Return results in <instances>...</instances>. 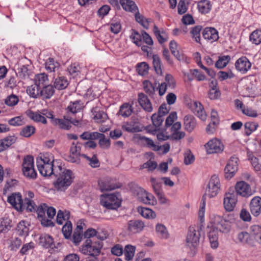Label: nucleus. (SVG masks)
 I'll return each mask as SVG.
<instances>
[{"label":"nucleus","instance_id":"nucleus-7","mask_svg":"<svg viewBox=\"0 0 261 261\" xmlns=\"http://www.w3.org/2000/svg\"><path fill=\"white\" fill-rule=\"evenodd\" d=\"M220 187L221 185L218 176L216 175L212 176L203 195H205V197L208 196L210 198L214 197L220 191Z\"/></svg>","mask_w":261,"mask_h":261},{"label":"nucleus","instance_id":"nucleus-11","mask_svg":"<svg viewBox=\"0 0 261 261\" xmlns=\"http://www.w3.org/2000/svg\"><path fill=\"white\" fill-rule=\"evenodd\" d=\"M213 228L219 231L220 232L227 233L229 231L230 229V225L226 220V218L224 219L219 216H216L214 217V225L212 226Z\"/></svg>","mask_w":261,"mask_h":261},{"label":"nucleus","instance_id":"nucleus-63","mask_svg":"<svg viewBox=\"0 0 261 261\" xmlns=\"http://www.w3.org/2000/svg\"><path fill=\"white\" fill-rule=\"evenodd\" d=\"M238 240L243 244L250 243V234L247 232H241L238 234Z\"/></svg>","mask_w":261,"mask_h":261},{"label":"nucleus","instance_id":"nucleus-15","mask_svg":"<svg viewBox=\"0 0 261 261\" xmlns=\"http://www.w3.org/2000/svg\"><path fill=\"white\" fill-rule=\"evenodd\" d=\"M235 190L237 195H239L242 197H249L252 194L250 185L244 181L237 182Z\"/></svg>","mask_w":261,"mask_h":261},{"label":"nucleus","instance_id":"nucleus-55","mask_svg":"<svg viewBox=\"0 0 261 261\" xmlns=\"http://www.w3.org/2000/svg\"><path fill=\"white\" fill-rule=\"evenodd\" d=\"M149 69V65L146 62L138 63L137 65V70L139 74L144 76L148 73Z\"/></svg>","mask_w":261,"mask_h":261},{"label":"nucleus","instance_id":"nucleus-6","mask_svg":"<svg viewBox=\"0 0 261 261\" xmlns=\"http://www.w3.org/2000/svg\"><path fill=\"white\" fill-rule=\"evenodd\" d=\"M23 175L29 179L34 180L37 178V174L34 168V158L28 155L24 156L22 164Z\"/></svg>","mask_w":261,"mask_h":261},{"label":"nucleus","instance_id":"nucleus-14","mask_svg":"<svg viewBox=\"0 0 261 261\" xmlns=\"http://www.w3.org/2000/svg\"><path fill=\"white\" fill-rule=\"evenodd\" d=\"M208 154L217 153L223 150L224 146L221 142L217 139L210 140L205 145Z\"/></svg>","mask_w":261,"mask_h":261},{"label":"nucleus","instance_id":"nucleus-30","mask_svg":"<svg viewBox=\"0 0 261 261\" xmlns=\"http://www.w3.org/2000/svg\"><path fill=\"white\" fill-rule=\"evenodd\" d=\"M207 235L211 247L214 249L217 248L219 246L218 231L215 228H212Z\"/></svg>","mask_w":261,"mask_h":261},{"label":"nucleus","instance_id":"nucleus-58","mask_svg":"<svg viewBox=\"0 0 261 261\" xmlns=\"http://www.w3.org/2000/svg\"><path fill=\"white\" fill-rule=\"evenodd\" d=\"M258 125L255 122H246L244 125L245 133L247 136H249L253 132L255 131Z\"/></svg>","mask_w":261,"mask_h":261},{"label":"nucleus","instance_id":"nucleus-61","mask_svg":"<svg viewBox=\"0 0 261 261\" xmlns=\"http://www.w3.org/2000/svg\"><path fill=\"white\" fill-rule=\"evenodd\" d=\"M202 27L200 25H197L193 28L191 30L190 33L192 34V37L195 39V41L200 43V32L201 30Z\"/></svg>","mask_w":261,"mask_h":261},{"label":"nucleus","instance_id":"nucleus-8","mask_svg":"<svg viewBox=\"0 0 261 261\" xmlns=\"http://www.w3.org/2000/svg\"><path fill=\"white\" fill-rule=\"evenodd\" d=\"M238 198L236 192L232 190H229L226 192L223 199V205L225 210L227 212H231L234 208Z\"/></svg>","mask_w":261,"mask_h":261},{"label":"nucleus","instance_id":"nucleus-16","mask_svg":"<svg viewBox=\"0 0 261 261\" xmlns=\"http://www.w3.org/2000/svg\"><path fill=\"white\" fill-rule=\"evenodd\" d=\"M84 103L81 100L71 101L66 109V114L73 117H77L76 114L79 113L84 108Z\"/></svg>","mask_w":261,"mask_h":261},{"label":"nucleus","instance_id":"nucleus-44","mask_svg":"<svg viewBox=\"0 0 261 261\" xmlns=\"http://www.w3.org/2000/svg\"><path fill=\"white\" fill-rule=\"evenodd\" d=\"M249 40L252 44L259 45L261 43V29H256L249 36Z\"/></svg>","mask_w":261,"mask_h":261},{"label":"nucleus","instance_id":"nucleus-39","mask_svg":"<svg viewBox=\"0 0 261 261\" xmlns=\"http://www.w3.org/2000/svg\"><path fill=\"white\" fill-rule=\"evenodd\" d=\"M34 82V84L42 88L48 83V76L44 73L38 74L35 77Z\"/></svg>","mask_w":261,"mask_h":261},{"label":"nucleus","instance_id":"nucleus-29","mask_svg":"<svg viewBox=\"0 0 261 261\" xmlns=\"http://www.w3.org/2000/svg\"><path fill=\"white\" fill-rule=\"evenodd\" d=\"M120 3L123 9L130 12H138V9L135 3L131 0H120Z\"/></svg>","mask_w":261,"mask_h":261},{"label":"nucleus","instance_id":"nucleus-34","mask_svg":"<svg viewBox=\"0 0 261 261\" xmlns=\"http://www.w3.org/2000/svg\"><path fill=\"white\" fill-rule=\"evenodd\" d=\"M70 216L69 211L67 210H59L57 216V223L59 225H62L64 221H68Z\"/></svg>","mask_w":261,"mask_h":261},{"label":"nucleus","instance_id":"nucleus-37","mask_svg":"<svg viewBox=\"0 0 261 261\" xmlns=\"http://www.w3.org/2000/svg\"><path fill=\"white\" fill-rule=\"evenodd\" d=\"M151 120L154 127L152 131L156 132L160 130V127L164 120V118L158 114H153L151 116Z\"/></svg>","mask_w":261,"mask_h":261},{"label":"nucleus","instance_id":"nucleus-12","mask_svg":"<svg viewBox=\"0 0 261 261\" xmlns=\"http://www.w3.org/2000/svg\"><path fill=\"white\" fill-rule=\"evenodd\" d=\"M101 204L109 209H116L119 207L120 202L114 194H107L101 200Z\"/></svg>","mask_w":261,"mask_h":261},{"label":"nucleus","instance_id":"nucleus-5","mask_svg":"<svg viewBox=\"0 0 261 261\" xmlns=\"http://www.w3.org/2000/svg\"><path fill=\"white\" fill-rule=\"evenodd\" d=\"M102 247V243L101 241L93 242L91 240L87 239L85 244L83 245L80 248V250L84 254L97 256L100 254Z\"/></svg>","mask_w":261,"mask_h":261},{"label":"nucleus","instance_id":"nucleus-32","mask_svg":"<svg viewBox=\"0 0 261 261\" xmlns=\"http://www.w3.org/2000/svg\"><path fill=\"white\" fill-rule=\"evenodd\" d=\"M133 112L132 105L128 103H124L120 107L118 114L123 117L126 118L130 116Z\"/></svg>","mask_w":261,"mask_h":261},{"label":"nucleus","instance_id":"nucleus-56","mask_svg":"<svg viewBox=\"0 0 261 261\" xmlns=\"http://www.w3.org/2000/svg\"><path fill=\"white\" fill-rule=\"evenodd\" d=\"M81 155L89 162V164L91 167L97 168L100 166L99 162L96 155L93 154L91 158L89 157L85 154H82Z\"/></svg>","mask_w":261,"mask_h":261},{"label":"nucleus","instance_id":"nucleus-45","mask_svg":"<svg viewBox=\"0 0 261 261\" xmlns=\"http://www.w3.org/2000/svg\"><path fill=\"white\" fill-rule=\"evenodd\" d=\"M152 58L153 67L155 72L159 75H162V65L160 58L157 55H153Z\"/></svg>","mask_w":261,"mask_h":261},{"label":"nucleus","instance_id":"nucleus-9","mask_svg":"<svg viewBox=\"0 0 261 261\" xmlns=\"http://www.w3.org/2000/svg\"><path fill=\"white\" fill-rule=\"evenodd\" d=\"M238 158L236 156H232L229 160L224 171L226 178L230 179L235 175L238 169Z\"/></svg>","mask_w":261,"mask_h":261},{"label":"nucleus","instance_id":"nucleus-1","mask_svg":"<svg viewBox=\"0 0 261 261\" xmlns=\"http://www.w3.org/2000/svg\"><path fill=\"white\" fill-rule=\"evenodd\" d=\"M36 165L40 173L44 177L57 174L61 166V164L57 160H55L54 155L48 152L37 157Z\"/></svg>","mask_w":261,"mask_h":261},{"label":"nucleus","instance_id":"nucleus-46","mask_svg":"<svg viewBox=\"0 0 261 261\" xmlns=\"http://www.w3.org/2000/svg\"><path fill=\"white\" fill-rule=\"evenodd\" d=\"M140 140L144 143L148 147L151 148L154 151H159L161 148V146H158L155 144L153 141L145 136L140 137Z\"/></svg>","mask_w":261,"mask_h":261},{"label":"nucleus","instance_id":"nucleus-35","mask_svg":"<svg viewBox=\"0 0 261 261\" xmlns=\"http://www.w3.org/2000/svg\"><path fill=\"white\" fill-rule=\"evenodd\" d=\"M250 236L259 243H261V226L257 225L251 226L250 228Z\"/></svg>","mask_w":261,"mask_h":261},{"label":"nucleus","instance_id":"nucleus-31","mask_svg":"<svg viewBox=\"0 0 261 261\" xmlns=\"http://www.w3.org/2000/svg\"><path fill=\"white\" fill-rule=\"evenodd\" d=\"M12 221L8 217L0 219V232L7 233L12 228Z\"/></svg>","mask_w":261,"mask_h":261},{"label":"nucleus","instance_id":"nucleus-23","mask_svg":"<svg viewBox=\"0 0 261 261\" xmlns=\"http://www.w3.org/2000/svg\"><path fill=\"white\" fill-rule=\"evenodd\" d=\"M193 112L201 120L204 121L206 118V114L200 102L194 101L191 106Z\"/></svg>","mask_w":261,"mask_h":261},{"label":"nucleus","instance_id":"nucleus-21","mask_svg":"<svg viewBox=\"0 0 261 261\" xmlns=\"http://www.w3.org/2000/svg\"><path fill=\"white\" fill-rule=\"evenodd\" d=\"M138 199L145 204L153 205L155 202L154 197L142 189H140L138 193Z\"/></svg>","mask_w":261,"mask_h":261},{"label":"nucleus","instance_id":"nucleus-13","mask_svg":"<svg viewBox=\"0 0 261 261\" xmlns=\"http://www.w3.org/2000/svg\"><path fill=\"white\" fill-rule=\"evenodd\" d=\"M145 227L144 222L139 220H132L127 223L126 231L129 234H134L140 232Z\"/></svg>","mask_w":261,"mask_h":261},{"label":"nucleus","instance_id":"nucleus-28","mask_svg":"<svg viewBox=\"0 0 261 261\" xmlns=\"http://www.w3.org/2000/svg\"><path fill=\"white\" fill-rule=\"evenodd\" d=\"M26 114L29 118L35 122H41L43 124L47 123L46 118L37 112L28 110L26 112Z\"/></svg>","mask_w":261,"mask_h":261},{"label":"nucleus","instance_id":"nucleus-18","mask_svg":"<svg viewBox=\"0 0 261 261\" xmlns=\"http://www.w3.org/2000/svg\"><path fill=\"white\" fill-rule=\"evenodd\" d=\"M251 64L246 57L238 59L235 63L236 69L242 73H246L251 68Z\"/></svg>","mask_w":261,"mask_h":261},{"label":"nucleus","instance_id":"nucleus-4","mask_svg":"<svg viewBox=\"0 0 261 261\" xmlns=\"http://www.w3.org/2000/svg\"><path fill=\"white\" fill-rule=\"evenodd\" d=\"M83 116L82 113L79 115L78 117H73L66 114L63 119H53V124L57 125L60 128L68 130L71 127V124L77 126L81 121Z\"/></svg>","mask_w":261,"mask_h":261},{"label":"nucleus","instance_id":"nucleus-3","mask_svg":"<svg viewBox=\"0 0 261 261\" xmlns=\"http://www.w3.org/2000/svg\"><path fill=\"white\" fill-rule=\"evenodd\" d=\"M8 202L10 203L14 208L18 211L35 212L36 205L31 199L22 198V196L19 193H13L8 197Z\"/></svg>","mask_w":261,"mask_h":261},{"label":"nucleus","instance_id":"nucleus-22","mask_svg":"<svg viewBox=\"0 0 261 261\" xmlns=\"http://www.w3.org/2000/svg\"><path fill=\"white\" fill-rule=\"evenodd\" d=\"M138 100L143 109L147 112H151L153 110L152 104L147 96L143 93L138 94Z\"/></svg>","mask_w":261,"mask_h":261},{"label":"nucleus","instance_id":"nucleus-42","mask_svg":"<svg viewBox=\"0 0 261 261\" xmlns=\"http://www.w3.org/2000/svg\"><path fill=\"white\" fill-rule=\"evenodd\" d=\"M46 69L49 72H55L60 67V64L53 58H48L45 63Z\"/></svg>","mask_w":261,"mask_h":261},{"label":"nucleus","instance_id":"nucleus-36","mask_svg":"<svg viewBox=\"0 0 261 261\" xmlns=\"http://www.w3.org/2000/svg\"><path fill=\"white\" fill-rule=\"evenodd\" d=\"M153 31L160 44H163L167 40L168 37L166 32L164 30L160 31L156 25H154Z\"/></svg>","mask_w":261,"mask_h":261},{"label":"nucleus","instance_id":"nucleus-26","mask_svg":"<svg viewBox=\"0 0 261 261\" xmlns=\"http://www.w3.org/2000/svg\"><path fill=\"white\" fill-rule=\"evenodd\" d=\"M98 185L101 191H111L118 188V187L113 182V181L110 179H105L100 180L98 181Z\"/></svg>","mask_w":261,"mask_h":261},{"label":"nucleus","instance_id":"nucleus-25","mask_svg":"<svg viewBox=\"0 0 261 261\" xmlns=\"http://www.w3.org/2000/svg\"><path fill=\"white\" fill-rule=\"evenodd\" d=\"M91 112L93 115V119L97 123H103L108 119L107 114L103 111H100L97 106L92 108Z\"/></svg>","mask_w":261,"mask_h":261},{"label":"nucleus","instance_id":"nucleus-50","mask_svg":"<svg viewBox=\"0 0 261 261\" xmlns=\"http://www.w3.org/2000/svg\"><path fill=\"white\" fill-rule=\"evenodd\" d=\"M136 250L135 246L131 245L125 246L124 250L125 258L126 260H130L133 258Z\"/></svg>","mask_w":261,"mask_h":261},{"label":"nucleus","instance_id":"nucleus-47","mask_svg":"<svg viewBox=\"0 0 261 261\" xmlns=\"http://www.w3.org/2000/svg\"><path fill=\"white\" fill-rule=\"evenodd\" d=\"M138 212L142 217L147 219H153L155 218V213L151 209L146 207H141Z\"/></svg>","mask_w":261,"mask_h":261},{"label":"nucleus","instance_id":"nucleus-43","mask_svg":"<svg viewBox=\"0 0 261 261\" xmlns=\"http://www.w3.org/2000/svg\"><path fill=\"white\" fill-rule=\"evenodd\" d=\"M211 2L208 0H202L198 3L199 11L203 14L208 13L211 10Z\"/></svg>","mask_w":261,"mask_h":261},{"label":"nucleus","instance_id":"nucleus-59","mask_svg":"<svg viewBox=\"0 0 261 261\" xmlns=\"http://www.w3.org/2000/svg\"><path fill=\"white\" fill-rule=\"evenodd\" d=\"M144 90L149 95L151 96L154 94L155 88L149 81H145L143 83Z\"/></svg>","mask_w":261,"mask_h":261},{"label":"nucleus","instance_id":"nucleus-57","mask_svg":"<svg viewBox=\"0 0 261 261\" xmlns=\"http://www.w3.org/2000/svg\"><path fill=\"white\" fill-rule=\"evenodd\" d=\"M62 230L64 237L66 239L70 238L72 231L71 222L69 221H67L65 224L63 226Z\"/></svg>","mask_w":261,"mask_h":261},{"label":"nucleus","instance_id":"nucleus-38","mask_svg":"<svg viewBox=\"0 0 261 261\" xmlns=\"http://www.w3.org/2000/svg\"><path fill=\"white\" fill-rule=\"evenodd\" d=\"M54 85L55 88L58 90H62L67 87L68 82L66 77L59 76L55 79Z\"/></svg>","mask_w":261,"mask_h":261},{"label":"nucleus","instance_id":"nucleus-40","mask_svg":"<svg viewBox=\"0 0 261 261\" xmlns=\"http://www.w3.org/2000/svg\"><path fill=\"white\" fill-rule=\"evenodd\" d=\"M170 49L172 54L179 61L184 59L183 55L179 51L178 49V45L174 40L170 41L169 44Z\"/></svg>","mask_w":261,"mask_h":261},{"label":"nucleus","instance_id":"nucleus-41","mask_svg":"<svg viewBox=\"0 0 261 261\" xmlns=\"http://www.w3.org/2000/svg\"><path fill=\"white\" fill-rule=\"evenodd\" d=\"M41 88V87L34 84L28 87L27 92L31 97L36 98L40 96Z\"/></svg>","mask_w":261,"mask_h":261},{"label":"nucleus","instance_id":"nucleus-51","mask_svg":"<svg viewBox=\"0 0 261 261\" xmlns=\"http://www.w3.org/2000/svg\"><path fill=\"white\" fill-rule=\"evenodd\" d=\"M205 205H206V198H205V195H203L201 203H200V208L198 212V219L201 222V223H202L204 221V214H205Z\"/></svg>","mask_w":261,"mask_h":261},{"label":"nucleus","instance_id":"nucleus-24","mask_svg":"<svg viewBox=\"0 0 261 261\" xmlns=\"http://www.w3.org/2000/svg\"><path fill=\"white\" fill-rule=\"evenodd\" d=\"M197 125L195 117L192 115H187L184 118V126L188 132H192Z\"/></svg>","mask_w":261,"mask_h":261},{"label":"nucleus","instance_id":"nucleus-49","mask_svg":"<svg viewBox=\"0 0 261 261\" xmlns=\"http://www.w3.org/2000/svg\"><path fill=\"white\" fill-rule=\"evenodd\" d=\"M16 231L19 236H27L28 235L29 228L26 226V223L24 221H21L18 224Z\"/></svg>","mask_w":261,"mask_h":261},{"label":"nucleus","instance_id":"nucleus-20","mask_svg":"<svg viewBox=\"0 0 261 261\" xmlns=\"http://www.w3.org/2000/svg\"><path fill=\"white\" fill-rule=\"evenodd\" d=\"M203 37L211 42L217 41L219 39L218 32L214 28H206L202 31Z\"/></svg>","mask_w":261,"mask_h":261},{"label":"nucleus","instance_id":"nucleus-2","mask_svg":"<svg viewBox=\"0 0 261 261\" xmlns=\"http://www.w3.org/2000/svg\"><path fill=\"white\" fill-rule=\"evenodd\" d=\"M58 172L54 175L56 177L53 183L54 188L58 191H65L73 182L74 175L71 170L63 168L62 166Z\"/></svg>","mask_w":261,"mask_h":261},{"label":"nucleus","instance_id":"nucleus-48","mask_svg":"<svg viewBox=\"0 0 261 261\" xmlns=\"http://www.w3.org/2000/svg\"><path fill=\"white\" fill-rule=\"evenodd\" d=\"M230 57L228 55L219 57L218 60L215 63V67L218 69H222L226 66L230 61Z\"/></svg>","mask_w":261,"mask_h":261},{"label":"nucleus","instance_id":"nucleus-27","mask_svg":"<svg viewBox=\"0 0 261 261\" xmlns=\"http://www.w3.org/2000/svg\"><path fill=\"white\" fill-rule=\"evenodd\" d=\"M39 244L45 248H53L55 246L53 238L47 234H42L40 236Z\"/></svg>","mask_w":261,"mask_h":261},{"label":"nucleus","instance_id":"nucleus-10","mask_svg":"<svg viewBox=\"0 0 261 261\" xmlns=\"http://www.w3.org/2000/svg\"><path fill=\"white\" fill-rule=\"evenodd\" d=\"M200 236L199 230L190 227L186 239L187 245L191 248L196 247L199 243Z\"/></svg>","mask_w":261,"mask_h":261},{"label":"nucleus","instance_id":"nucleus-62","mask_svg":"<svg viewBox=\"0 0 261 261\" xmlns=\"http://www.w3.org/2000/svg\"><path fill=\"white\" fill-rule=\"evenodd\" d=\"M1 140L6 149L16 141V137L14 136H9Z\"/></svg>","mask_w":261,"mask_h":261},{"label":"nucleus","instance_id":"nucleus-54","mask_svg":"<svg viewBox=\"0 0 261 261\" xmlns=\"http://www.w3.org/2000/svg\"><path fill=\"white\" fill-rule=\"evenodd\" d=\"M36 128L33 125L24 127L20 132V135L24 137H30L35 133Z\"/></svg>","mask_w":261,"mask_h":261},{"label":"nucleus","instance_id":"nucleus-64","mask_svg":"<svg viewBox=\"0 0 261 261\" xmlns=\"http://www.w3.org/2000/svg\"><path fill=\"white\" fill-rule=\"evenodd\" d=\"M158 164L155 161L148 160L146 163H144L143 165L141 166V168H145L147 169L148 171H154L157 167Z\"/></svg>","mask_w":261,"mask_h":261},{"label":"nucleus","instance_id":"nucleus-17","mask_svg":"<svg viewBox=\"0 0 261 261\" xmlns=\"http://www.w3.org/2000/svg\"><path fill=\"white\" fill-rule=\"evenodd\" d=\"M81 149L80 146L73 142L70 149V154L68 156L67 160L71 163L80 164L81 162L80 157L82 154L80 153Z\"/></svg>","mask_w":261,"mask_h":261},{"label":"nucleus","instance_id":"nucleus-19","mask_svg":"<svg viewBox=\"0 0 261 261\" xmlns=\"http://www.w3.org/2000/svg\"><path fill=\"white\" fill-rule=\"evenodd\" d=\"M249 206L250 212L254 216H259L261 213V197H253L250 202Z\"/></svg>","mask_w":261,"mask_h":261},{"label":"nucleus","instance_id":"nucleus-52","mask_svg":"<svg viewBox=\"0 0 261 261\" xmlns=\"http://www.w3.org/2000/svg\"><path fill=\"white\" fill-rule=\"evenodd\" d=\"M156 232L159 237L162 239H167L168 232L166 227L162 224H158L156 225Z\"/></svg>","mask_w":261,"mask_h":261},{"label":"nucleus","instance_id":"nucleus-53","mask_svg":"<svg viewBox=\"0 0 261 261\" xmlns=\"http://www.w3.org/2000/svg\"><path fill=\"white\" fill-rule=\"evenodd\" d=\"M136 21L140 23L145 29H148L149 27V19L145 18L142 15L137 12L135 15Z\"/></svg>","mask_w":261,"mask_h":261},{"label":"nucleus","instance_id":"nucleus-60","mask_svg":"<svg viewBox=\"0 0 261 261\" xmlns=\"http://www.w3.org/2000/svg\"><path fill=\"white\" fill-rule=\"evenodd\" d=\"M16 75L19 77L21 79H25L29 77L28 69L27 66L22 65L17 69V72Z\"/></svg>","mask_w":261,"mask_h":261},{"label":"nucleus","instance_id":"nucleus-33","mask_svg":"<svg viewBox=\"0 0 261 261\" xmlns=\"http://www.w3.org/2000/svg\"><path fill=\"white\" fill-rule=\"evenodd\" d=\"M54 87L51 85H46L41 88L40 97L44 99H49L54 95Z\"/></svg>","mask_w":261,"mask_h":261}]
</instances>
